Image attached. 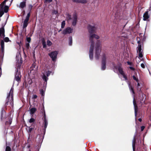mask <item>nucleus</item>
<instances>
[{"instance_id":"nucleus-8","label":"nucleus","mask_w":151,"mask_h":151,"mask_svg":"<svg viewBox=\"0 0 151 151\" xmlns=\"http://www.w3.org/2000/svg\"><path fill=\"white\" fill-rule=\"evenodd\" d=\"M73 31V28L70 27H68L63 31L62 33L64 35L69 34L72 33Z\"/></svg>"},{"instance_id":"nucleus-26","label":"nucleus","mask_w":151,"mask_h":151,"mask_svg":"<svg viewBox=\"0 0 151 151\" xmlns=\"http://www.w3.org/2000/svg\"><path fill=\"white\" fill-rule=\"evenodd\" d=\"M3 11H4V9L3 8V6H2L1 8V11L0 12V17H2V16L4 14V12Z\"/></svg>"},{"instance_id":"nucleus-37","label":"nucleus","mask_w":151,"mask_h":151,"mask_svg":"<svg viewBox=\"0 0 151 151\" xmlns=\"http://www.w3.org/2000/svg\"><path fill=\"white\" fill-rule=\"evenodd\" d=\"M4 40L6 42H7L9 41V39L8 37H6L4 39Z\"/></svg>"},{"instance_id":"nucleus-38","label":"nucleus","mask_w":151,"mask_h":151,"mask_svg":"<svg viewBox=\"0 0 151 151\" xmlns=\"http://www.w3.org/2000/svg\"><path fill=\"white\" fill-rule=\"evenodd\" d=\"M72 44V37H70L69 38V45H71Z\"/></svg>"},{"instance_id":"nucleus-24","label":"nucleus","mask_w":151,"mask_h":151,"mask_svg":"<svg viewBox=\"0 0 151 151\" xmlns=\"http://www.w3.org/2000/svg\"><path fill=\"white\" fill-rule=\"evenodd\" d=\"M137 48V52H142V46L141 45H139Z\"/></svg>"},{"instance_id":"nucleus-12","label":"nucleus","mask_w":151,"mask_h":151,"mask_svg":"<svg viewBox=\"0 0 151 151\" xmlns=\"http://www.w3.org/2000/svg\"><path fill=\"white\" fill-rule=\"evenodd\" d=\"M89 32L90 33L93 32L96 29V28L93 26H89L88 27Z\"/></svg>"},{"instance_id":"nucleus-18","label":"nucleus","mask_w":151,"mask_h":151,"mask_svg":"<svg viewBox=\"0 0 151 151\" xmlns=\"http://www.w3.org/2000/svg\"><path fill=\"white\" fill-rule=\"evenodd\" d=\"M128 84L130 92H132L133 94H134V92L133 87L131 85L129 82L128 83Z\"/></svg>"},{"instance_id":"nucleus-2","label":"nucleus","mask_w":151,"mask_h":151,"mask_svg":"<svg viewBox=\"0 0 151 151\" xmlns=\"http://www.w3.org/2000/svg\"><path fill=\"white\" fill-rule=\"evenodd\" d=\"M65 17H66L68 22H71L72 25L73 26L76 25L77 22V17L76 14H74L73 15V17L71 18L70 15L68 13H66L65 15Z\"/></svg>"},{"instance_id":"nucleus-15","label":"nucleus","mask_w":151,"mask_h":151,"mask_svg":"<svg viewBox=\"0 0 151 151\" xmlns=\"http://www.w3.org/2000/svg\"><path fill=\"white\" fill-rule=\"evenodd\" d=\"M26 0H24V1L21 2L19 6V7L20 8L23 9L26 6Z\"/></svg>"},{"instance_id":"nucleus-29","label":"nucleus","mask_w":151,"mask_h":151,"mask_svg":"<svg viewBox=\"0 0 151 151\" xmlns=\"http://www.w3.org/2000/svg\"><path fill=\"white\" fill-rule=\"evenodd\" d=\"M40 93L42 96H43L44 95L45 91L42 89H41L40 90Z\"/></svg>"},{"instance_id":"nucleus-32","label":"nucleus","mask_w":151,"mask_h":151,"mask_svg":"<svg viewBox=\"0 0 151 151\" xmlns=\"http://www.w3.org/2000/svg\"><path fill=\"white\" fill-rule=\"evenodd\" d=\"M1 45L2 49H3L4 47V42L2 40L1 42Z\"/></svg>"},{"instance_id":"nucleus-36","label":"nucleus","mask_w":151,"mask_h":151,"mask_svg":"<svg viewBox=\"0 0 151 151\" xmlns=\"http://www.w3.org/2000/svg\"><path fill=\"white\" fill-rule=\"evenodd\" d=\"M11 151V149L10 147L9 146H6L5 151Z\"/></svg>"},{"instance_id":"nucleus-1","label":"nucleus","mask_w":151,"mask_h":151,"mask_svg":"<svg viewBox=\"0 0 151 151\" xmlns=\"http://www.w3.org/2000/svg\"><path fill=\"white\" fill-rule=\"evenodd\" d=\"M94 38L96 39H99V37L98 35L95 34L93 35L91 34L90 35L89 40L91 42L89 52V56L91 60H92L93 58L94 42L93 40V39Z\"/></svg>"},{"instance_id":"nucleus-23","label":"nucleus","mask_w":151,"mask_h":151,"mask_svg":"<svg viewBox=\"0 0 151 151\" xmlns=\"http://www.w3.org/2000/svg\"><path fill=\"white\" fill-rule=\"evenodd\" d=\"M12 121V119L11 118H10L9 119V121H7L6 122V124L10 125L11 124Z\"/></svg>"},{"instance_id":"nucleus-19","label":"nucleus","mask_w":151,"mask_h":151,"mask_svg":"<svg viewBox=\"0 0 151 151\" xmlns=\"http://www.w3.org/2000/svg\"><path fill=\"white\" fill-rule=\"evenodd\" d=\"M2 35L4 37V30L3 28L0 29V36Z\"/></svg>"},{"instance_id":"nucleus-41","label":"nucleus","mask_w":151,"mask_h":151,"mask_svg":"<svg viewBox=\"0 0 151 151\" xmlns=\"http://www.w3.org/2000/svg\"><path fill=\"white\" fill-rule=\"evenodd\" d=\"M34 121L35 119L33 118H31L29 119V122L31 123L33 122Z\"/></svg>"},{"instance_id":"nucleus-51","label":"nucleus","mask_w":151,"mask_h":151,"mask_svg":"<svg viewBox=\"0 0 151 151\" xmlns=\"http://www.w3.org/2000/svg\"><path fill=\"white\" fill-rule=\"evenodd\" d=\"M22 13H23V15H24L25 13V11L24 10L22 12Z\"/></svg>"},{"instance_id":"nucleus-7","label":"nucleus","mask_w":151,"mask_h":151,"mask_svg":"<svg viewBox=\"0 0 151 151\" xmlns=\"http://www.w3.org/2000/svg\"><path fill=\"white\" fill-rule=\"evenodd\" d=\"M106 55L105 54L102 55V65L101 69L102 70H105L106 68Z\"/></svg>"},{"instance_id":"nucleus-54","label":"nucleus","mask_w":151,"mask_h":151,"mask_svg":"<svg viewBox=\"0 0 151 151\" xmlns=\"http://www.w3.org/2000/svg\"><path fill=\"white\" fill-rule=\"evenodd\" d=\"M30 147V146L29 145H28V146H27V147H28V148H29V147Z\"/></svg>"},{"instance_id":"nucleus-40","label":"nucleus","mask_w":151,"mask_h":151,"mask_svg":"<svg viewBox=\"0 0 151 151\" xmlns=\"http://www.w3.org/2000/svg\"><path fill=\"white\" fill-rule=\"evenodd\" d=\"M25 46L27 49H29V43H26V45H25Z\"/></svg>"},{"instance_id":"nucleus-14","label":"nucleus","mask_w":151,"mask_h":151,"mask_svg":"<svg viewBox=\"0 0 151 151\" xmlns=\"http://www.w3.org/2000/svg\"><path fill=\"white\" fill-rule=\"evenodd\" d=\"M21 76L19 74V73H16L15 78V80L17 82L19 81L20 79V78Z\"/></svg>"},{"instance_id":"nucleus-52","label":"nucleus","mask_w":151,"mask_h":151,"mask_svg":"<svg viewBox=\"0 0 151 151\" xmlns=\"http://www.w3.org/2000/svg\"><path fill=\"white\" fill-rule=\"evenodd\" d=\"M138 120L139 121V122H141L142 121V119H141V118H139V119H138Z\"/></svg>"},{"instance_id":"nucleus-43","label":"nucleus","mask_w":151,"mask_h":151,"mask_svg":"<svg viewBox=\"0 0 151 151\" xmlns=\"http://www.w3.org/2000/svg\"><path fill=\"white\" fill-rule=\"evenodd\" d=\"M32 81L31 79H29L28 81V83L29 84H31L32 83Z\"/></svg>"},{"instance_id":"nucleus-27","label":"nucleus","mask_w":151,"mask_h":151,"mask_svg":"<svg viewBox=\"0 0 151 151\" xmlns=\"http://www.w3.org/2000/svg\"><path fill=\"white\" fill-rule=\"evenodd\" d=\"M42 43L43 48H46V45L45 41L44 40H43L42 41Z\"/></svg>"},{"instance_id":"nucleus-42","label":"nucleus","mask_w":151,"mask_h":151,"mask_svg":"<svg viewBox=\"0 0 151 151\" xmlns=\"http://www.w3.org/2000/svg\"><path fill=\"white\" fill-rule=\"evenodd\" d=\"M27 40L28 42V43H29L31 41V38L30 37H27Z\"/></svg>"},{"instance_id":"nucleus-25","label":"nucleus","mask_w":151,"mask_h":151,"mask_svg":"<svg viewBox=\"0 0 151 151\" xmlns=\"http://www.w3.org/2000/svg\"><path fill=\"white\" fill-rule=\"evenodd\" d=\"M9 7L7 6H3L4 10L5 12L6 13L8 12Z\"/></svg>"},{"instance_id":"nucleus-22","label":"nucleus","mask_w":151,"mask_h":151,"mask_svg":"<svg viewBox=\"0 0 151 151\" xmlns=\"http://www.w3.org/2000/svg\"><path fill=\"white\" fill-rule=\"evenodd\" d=\"M36 109L35 108H32L30 110V113L31 114H33L36 111Z\"/></svg>"},{"instance_id":"nucleus-48","label":"nucleus","mask_w":151,"mask_h":151,"mask_svg":"<svg viewBox=\"0 0 151 151\" xmlns=\"http://www.w3.org/2000/svg\"><path fill=\"white\" fill-rule=\"evenodd\" d=\"M52 1V0H45L46 1L48 2H51Z\"/></svg>"},{"instance_id":"nucleus-3","label":"nucleus","mask_w":151,"mask_h":151,"mask_svg":"<svg viewBox=\"0 0 151 151\" xmlns=\"http://www.w3.org/2000/svg\"><path fill=\"white\" fill-rule=\"evenodd\" d=\"M13 87H12L8 95H7V102L5 104L6 105L9 104L12 106H13Z\"/></svg>"},{"instance_id":"nucleus-35","label":"nucleus","mask_w":151,"mask_h":151,"mask_svg":"<svg viewBox=\"0 0 151 151\" xmlns=\"http://www.w3.org/2000/svg\"><path fill=\"white\" fill-rule=\"evenodd\" d=\"M78 2L85 3L86 2V0H78Z\"/></svg>"},{"instance_id":"nucleus-21","label":"nucleus","mask_w":151,"mask_h":151,"mask_svg":"<svg viewBox=\"0 0 151 151\" xmlns=\"http://www.w3.org/2000/svg\"><path fill=\"white\" fill-rule=\"evenodd\" d=\"M142 88V86L140 85L139 82H138L137 86V90L138 91H140L141 90Z\"/></svg>"},{"instance_id":"nucleus-10","label":"nucleus","mask_w":151,"mask_h":151,"mask_svg":"<svg viewBox=\"0 0 151 151\" xmlns=\"http://www.w3.org/2000/svg\"><path fill=\"white\" fill-rule=\"evenodd\" d=\"M116 69H117L120 74H121L123 77L124 78L125 80L127 79L126 76L124 74V73L122 70V68H121L120 65H119L116 68Z\"/></svg>"},{"instance_id":"nucleus-31","label":"nucleus","mask_w":151,"mask_h":151,"mask_svg":"<svg viewBox=\"0 0 151 151\" xmlns=\"http://www.w3.org/2000/svg\"><path fill=\"white\" fill-rule=\"evenodd\" d=\"M8 1V0H5L4 1H3L1 4V7L3 6H3H4L5 5L6 2Z\"/></svg>"},{"instance_id":"nucleus-4","label":"nucleus","mask_w":151,"mask_h":151,"mask_svg":"<svg viewBox=\"0 0 151 151\" xmlns=\"http://www.w3.org/2000/svg\"><path fill=\"white\" fill-rule=\"evenodd\" d=\"M98 42H99V43L98 44H96V45L95 55V58L96 59H99L101 50V42L99 40H98Z\"/></svg>"},{"instance_id":"nucleus-44","label":"nucleus","mask_w":151,"mask_h":151,"mask_svg":"<svg viewBox=\"0 0 151 151\" xmlns=\"http://www.w3.org/2000/svg\"><path fill=\"white\" fill-rule=\"evenodd\" d=\"M37 97V96L36 95H34L33 96L32 98L33 99H36Z\"/></svg>"},{"instance_id":"nucleus-13","label":"nucleus","mask_w":151,"mask_h":151,"mask_svg":"<svg viewBox=\"0 0 151 151\" xmlns=\"http://www.w3.org/2000/svg\"><path fill=\"white\" fill-rule=\"evenodd\" d=\"M133 103L134 106V110H135V116H137V107L135 101L134 100V98L133 101Z\"/></svg>"},{"instance_id":"nucleus-28","label":"nucleus","mask_w":151,"mask_h":151,"mask_svg":"<svg viewBox=\"0 0 151 151\" xmlns=\"http://www.w3.org/2000/svg\"><path fill=\"white\" fill-rule=\"evenodd\" d=\"M52 13L53 15H55L56 17L57 16V14L58 13V11L57 10H53L52 12Z\"/></svg>"},{"instance_id":"nucleus-33","label":"nucleus","mask_w":151,"mask_h":151,"mask_svg":"<svg viewBox=\"0 0 151 151\" xmlns=\"http://www.w3.org/2000/svg\"><path fill=\"white\" fill-rule=\"evenodd\" d=\"M65 25V21H63L61 24V28H64Z\"/></svg>"},{"instance_id":"nucleus-47","label":"nucleus","mask_w":151,"mask_h":151,"mask_svg":"<svg viewBox=\"0 0 151 151\" xmlns=\"http://www.w3.org/2000/svg\"><path fill=\"white\" fill-rule=\"evenodd\" d=\"M33 128H29V132H31Z\"/></svg>"},{"instance_id":"nucleus-46","label":"nucleus","mask_w":151,"mask_h":151,"mask_svg":"<svg viewBox=\"0 0 151 151\" xmlns=\"http://www.w3.org/2000/svg\"><path fill=\"white\" fill-rule=\"evenodd\" d=\"M141 67L143 68H145V65L143 63H142L141 64Z\"/></svg>"},{"instance_id":"nucleus-49","label":"nucleus","mask_w":151,"mask_h":151,"mask_svg":"<svg viewBox=\"0 0 151 151\" xmlns=\"http://www.w3.org/2000/svg\"><path fill=\"white\" fill-rule=\"evenodd\" d=\"M73 1L78 2V0H72Z\"/></svg>"},{"instance_id":"nucleus-11","label":"nucleus","mask_w":151,"mask_h":151,"mask_svg":"<svg viewBox=\"0 0 151 151\" xmlns=\"http://www.w3.org/2000/svg\"><path fill=\"white\" fill-rule=\"evenodd\" d=\"M30 17V14L29 13L27 14L25 20L24 22L23 27L24 28L26 27L28 25V22L29 20V18Z\"/></svg>"},{"instance_id":"nucleus-39","label":"nucleus","mask_w":151,"mask_h":151,"mask_svg":"<svg viewBox=\"0 0 151 151\" xmlns=\"http://www.w3.org/2000/svg\"><path fill=\"white\" fill-rule=\"evenodd\" d=\"M138 52L139 53V57L140 58H142L143 56V55L142 54V52Z\"/></svg>"},{"instance_id":"nucleus-5","label":"nucleus","mask_w":151,"mask_h":151,"mask_svg":"<svg viewBox=\"0 0 151 151\" xmlns=\"http://www.w3.org/2000/svg\"><path fill=\"white\" fill-rule=\"evenodd\" d=\"M29 70L30 71L29 74V76L35 75L37 74V67L36 66L35 63H33Z\"/></svg>"},{"instance_id":"nucleus-45","label":"nucleus","mask_w":151,"mask_h":151,"mask_svg":"<svg viewBox=\"0 0 151 151\" xmlns=\"http://www.w3.org/2000/svg\"><path fill=\"white\" fill-rule=\"evenodd\" d=\"M145 128V127L144 126H142L141 127V131H143Z\"/></svg>"},{"instance_id":"nucleus-6","label":"nucleus","mask_w":151,"mask_h":151,"mask_svg":"<svg viewBox=\"0 0 151 151\" xmlns=\"http://www.w3.org/2000/svg\"><path fill=\"white\" fill-rule=\"evenodd\" d=\"M51 73V72L50 71H48L46 73L47 76H46L45 74V73L43 74L42 78L43 80L45 81L44 83V85L45 87L47 84V81L48 79L47 77L50 76Z\"/></svg>"},{"instance_id":"nucleus-53","label":"nucleus","mask_w":151,"mask_h":151,"mask_svg":"<svg viewBox=\"0 0 151 151\" xmlns=\"http://www.w3.org/2000/svg\"><path fill=\"white\" fill-rule=\"evenodd\" d=\"M127 63L129 65L130 64V63L129 62H127Z\"/></svg>"},{"instance_id":"nucleus-16","label":"nucleus","mask_w":151,"mask_h":151,"mask_svg":"<svg viewBox=\"0 0 151 151\" xmlns=\"http://www.w3.org/2000/svg\"><path fill=\"white\" fill-rule=\"evenodd\" d=\"M143 20L146 21L149 17L148 11H146L144 14L143 15Z\"/></svg>"},{"instance_id":"nucleus-34","label":"nucleus","mask_w":151,"mask_h":151,"mask_svg":"<svg viewBox=\"0 0 151 151\" xmlns=\"http://www.w3.org/2000/svg\"><path fill=\"white\" fill-rule=\"evenodd\" d=\"M47 45L49 46H50L52 45V42L49 40H48L47 41Z\"/></svg>"},{"instance_id":"nucleus-9","label":"nucleus","mask_w":151,"mask_h":151,"mask_svg":"<svg viewBox=\"0 0 151 151\" xmlns=\"http://www.w3.org/2000/svg\"><path fill=\"white\" fill-rule=\"evenodd\" d=\"M58 52L55 51L49 54V55L53 61H55L57 58Z\"/></svg>"},{"instance_id":"nucleus-30","label":"nucleus","mask_w":151,"mask_h":151,"mask_svg":"<svg viewBox=\"0 0 151 151\" xmlns=\"http://www.w3.org/2000/svg\"><path fill=\"white\" fill-rule=\"evenodd\" d=\"M133 78L134 80H135L137 83L139 82V80L137 77L135 76H133Z\"/></svg>"},{"instance_id":"nucleus-50","label":"nucleus","mask_w":151,"mask_h":151,"mask_svg":"<svg viewBox=\"0 0 151 151\" xmlns=\"http://www.w3.org/2000/svg\"><path fill=\"white\" fill-rule=\"evenodd\" d=\"M130 68L131 69V70H134V68H133V67H130Z\"/></svg>"},{"instance_id":"nucleus-17","label":"nucleus","mask_w":151,"mask_h":151,"mask_svg":"<svg viewBox=\"0 0 151 151\" xmlns=\"http://www.w3.org/2000/svg\"><path fill=\"white\" fill-rule=\"evenodd\" d=\"M136 136V134H135L134 135L133 139L132 141V147H133V151H134V150H135V142L136 141V139H135Z\"/></svg>"},{"instance_id":"nucleus-20","label":"nucleus","mask_w":151,"mask_h":151,"mask_svg":"<svg viewBox=\"0 0 151 151\" xmlns=\"http://www.w3.org/2000/svg\"><path fill=\"white\" fill-rule=\"evenodd\" d=\"M44 122H45V126L44 127L45 129H46L47 127V120L46 119V115L45 114H44Z\"/></svg>"}]
</instances>
